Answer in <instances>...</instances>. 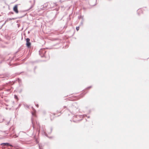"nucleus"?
I'll return each instance as SVG.
<instances>
[{"label":"nucleus","mask_w":149,"mask_h":149,"mask_svg":"<svg viewBox=\"0 0 149 149\" xmlns=\"http://www.w3.org/2000/svg\"><path fill=\"white\" fill-rule=\"evenodd\" d=\"M15 98H17V96L16 95H15Z\"/></svg>","instance_id":"39448f33"},{"label":"nucleus","mask_w":149,"mask_h":149,"mask_svg":"<svg viewBox=\"0 0 149 149\" xmlns=\"http://www.w3.org/2000/svg\"><path fill=\"white\" fill-rule=\"evenodd\" d=\"M1 145L2 146H8L9 145V144L7 143H1Z\"/></svg>","instance_id":"7ed1b4c3"},{"label":"nucleus","mask_w":149,"mask_h":149,"mask_svg":"<svg viewBox=\"0 0 149 149\" xmlns=\"http://www.w3.org/2000/svg\"><path fill=\"white\" fill-rule=\"evenodd\" d=\"M79 29V27H76V29L77 31H78Z\"/></svg>","instance_id":"20e7f679"},{"label":"nucleus","mask_w":149,"mask_h":149,"mask_svg":"<svg viewBox=\"0 0 149 149\" xmlns=\"http://www.w3.org/2000/svg\"><path fill=\"white\" fill-rule=\"evenodd\" d=\"M26 46L27 47H29L30 46V45H31V43L29 42L30 39H29L27 38L26 39Z\"/></svg>","instance_id":"f03ea898"},{"label":"nucleus","mask_w":149,"mask_h":149,"mask_svg":"<svg viewBox=\"0 0 149 149\" xmlns=\"http://www.w3.org/2000/svg\"><path fill=\"white\" fill-rule=\"evenodd\" d=\"M18 6L17 5H15L13 8V10L16 13H18V11L17 9Z\"/></svg>","instance_id":"f257e3e1"}]
</instances>
